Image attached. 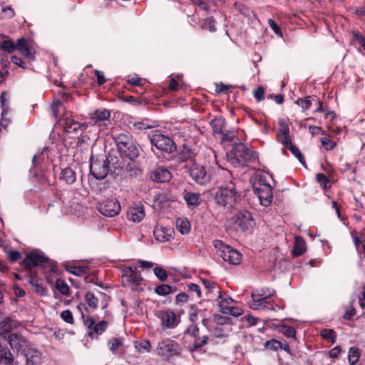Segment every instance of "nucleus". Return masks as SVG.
I'll list each match as a JSON object with an SVG mask.
<instances>
[{"label":"nucleus","mask_w":365,"mask_h":365,"mask_svg":"<svg viewBox=\"0 0 365 365\" xmlns=\"http://www.w3.org/2000/svg\"><path fill=\"white\" fill-rule=\"evenodd\" d=\"M224 183L219 187L214 197L218 205L232 207L240 197V192L237 190L235 182H233L230 172L224 173Z\"/></svg>","instance_id":"nucleus-1"},{"label":"nucleus","mask_w":365,"mask_h":365,"mask_svg":"<svg viewBox=\"0 0 365 365\" xmlns=\"http://www.w3.org/2000/svg\"><path fill=\"white\" fill-rule=\"evenodd\" d=\"M113 139L121 158L135 160L139 156L140 149L130 135L118 133L113 135Z\"/></svg>","instance_id":"nucleus-2"},{"label":"nucleus","mask_w":365,"mask_h":365,"mask_svg":"<svg viewBox=\"0 0 365 365\" xmlns=\"http://www.w3.org/2000/svg\"><path fill=\"white\" fill-rule=\"evenodd\" d=\"M230 162L235 167L244 166L247 163L254 162L257 155L242 143H238L227 155Z\"/></svg>","instance_id":"nucleus-3"},{"label":"nucleus","mask_w":365,"mask_h":365,"mask_svg":"<svg viewBox=\"0 0 365 365\" xmlns=\"http://www.w3.org/2000/svg\"><path fill=\"white\" fill-rule=\"evenodd\" d=\"M155 352L163 360L168 361L173 357L180 356L182 348L176 341L167 339L158 343Z\"/></svg>","instance_id":"nucleus-4"},{"label":"nucleus","mask_w":365,"mask_h":365,"mask_svg":"<svg viewBox=\"0 0 365 365\" xmlns=\"http://www.w3.org/2000/svg\"><path fill=\"white\" fill-rule=\"evenodd\" d=\"M213 245L217 250V255L221 257L224 261L231 264H239L240 263L242 255L237 250L225 245L222 241L219 240H214Z\"/></svg>","instance_id":"nucleus-5"},{"label":"nucleus","mask_w":365,"mask_h":365,"mask_svg":"<svg viewBox=\"0 0 365 365\" xmlns=\"http://www.w3.org/2000/svg\"><path fill=\"white\" fill-rule=\"evenodd\" d=\"M90 171L92 175L98 180L104 179L109 173L107 156H98L96 159L91 158Z\"/></svg>","instance_id":"nucleus-6"},{"label":"nucleus","mask_w":365,"mask_h":365,"mask_svg":"<svg viewBox=\"0 0 365 365\" xmlns=\"http://www.w3.org/2000/svg\"><path fill=\"white\" fill-rule=\"evenodd\" d=\"M150 143L157 149L171 153L176 149L175 142L169 137L163 134H155L150 138Z\"/></svg>","instance_id":"nucleus-7"},{"label":"nucleus","mask_w":365,"mask_h":365,"mask_svg":"<svg viewBox=\"0 0 365 365\" xmlns=\"http://www.w3.org/2000/svg\"><path fill=\"white\" fill-rule=\"evenodd\" d=\"M7 341L14 351L23 354L32 344L23 335L12 333L7 337Z\"/></svg>","instance_id":"nucleus-8"},{"label":"nucleus","mask_w":365,"mask_h":365,"mask_svg":"<svg viewBox=\"0 0 365 365\" xmlns=\"http://www.w3.org/2000/svg\"><path fill=\"white\" fill-rule=\"evenodd\" d=\"M98 211L109 217L118 215L120 211V205L116 199H107L99 203Z\"/></svg>","instance_id":"nucleus-9"},{"label":"nucleus","mask_w":365,"mask_h":365,"mask_svg":"<svg viewBox=\"0 0 365 365\" xmlns=\"http://www.w3.org/2000/svg\"><path fill=\"white\" fill-rule=\"evenodd\" d=\"M235 225L242 231H246L252 228L255 222L250 212L243 210L236 214Z\"/></svg>","instance_id":"nucleus-10"},{"label":"nucleus","mask_w":365,"mask_h":365,"mask_svg":"<svg viewBox=\"0 0 365 365\" xmlns=\"http://www.w3.org/2000/svg\"><path fill=\"white\" fill-rule=\"evenodd\" d=\"M109 172L115 176H122L124 174L125 163L115 154L109 152L107 155Z\"/></svg>","instance_id":"nucleus-11"},{"label":"nucleus","mask_w":365,"mask_h":365,"mask_svg":"<svg viewBox=\"0 0 365 365\" xmlns=\"http://www.w3.org/2000/svg\"><path fill=\"white\" fill-rule=\"evenodd\" d=\"M189 175L192 180L199 185H205L210 181V176L205 168L200 165L194 164L189 170Z\"/></svg>","instance_id":"nucleus-12"},{"label":"nucleus","mask_w":365,"mask_h":365,"mask_svg":"<svg viewBox=\"0 0 365 365\" xmlns=\"http://www.w3.org/2000/svg\"><path fill=\"white\" fill-rule=\"evenodd\" d=\"M258 197L263 206L268 207L271 205L273 199L272 189L268 184L260 185L259 187H255Z\"/></svg>","instance_id":"nucleus-13"},{"label":"nucleus","mask_w":365,"mask_h":365,"mask_svg":"<svg viewBox=\"0 0 365 365\" xmlns=\"http://www.w3.org/2000/svg\"><path fill=\"white\" fill-rule=\"evenodd\" d=\"M22 355L26 359V365H40L42 363V353L33 344Z\"/></svg>","instance_id":"nucleus-14"},{"label":"nucleus","mask_w":365,"mask_h":365,"mask_svg":"<svg viewBox=\"0 0 365 365\" xmlns=\"http://www.w3.org/2000/svg\"><path fill=\"white\" fill-rule=\"evenodd\" d=\"M48 259L42 254L31 252L28 254L23 261L26 269H31L35 266H41L47 262Z\"/></svg>","instance_id":"nucleus-15"},{"label":"nucleus","mask_w":365,"mask_h":365,"mask_svg":"<svg viewBox=\"0 0 365 365\" xmlns=\"http://www.w3.org/2000/svg\"><path fill=\"white\" fill-rule=\"evenodd\" d=\"M83 323L84 325L86 326L89 329L88 334L90 336L93 335V334L97 335L101 334L106 330L108 325L107 322L104 320L100 322L98 324H96L94 319H85Z\"/></svg>","instance_id":"nucleus-16"},{"label":"nucleus","mask_w":365,"mask_h":365,"mask_svg":"<svg viewBox=\"0 0 365 365\" xmlns=\"http://www.w3.org/2000/svg\"><path fill=\"white\" fill-rule=\"evenodd\" d=\"M174 230L171 227L157 226L153 235L159 242H167L173 238Z\"/></svg>","instance_id":"nucleus-17"},{"label":"nucleus","mask_w":365,"mask_h":365,"mask_svg":"<svg viewBox=\"0 0 365 365\" xmlns=\"http://www.w3.org/2000/svg\"><path fill=\"white\" fill-rule=\"evenodd\" d=\"M150 179L157 182H166L171 180L170 172L162 167H159L150 174Z\"/></svg>","instance_id":"nucleus-18"},{"label":"nucleus","mask_w":365,"mask_h":365,"mask_svg":"<svg viewBox=\"0 0 365 365\" xmlns=\"http://www.w3.org/2000/svg\"><path fill=\"white\" fill-rule=\"evenodd\" d=\"M88 125L86 123H79L77 121H75L73 119H70L66 118L65 119V123L63 125V129L66 133H78V131L84 130L87 128Z\"/></svg>","instance_id":"nucleus-19"},{"label":"nucleus","mask_w":365,"mask_h":365,"mask_svg":"<svg viewBox=\"0 0 365 365\" xmlns=\"http://www.w3.org/2000/svg\"><path fill=\"white\" fill-rule=\"evenodd\" d=\"M156 315L161 319L162 324L165 327H170L174 325L176 318L173 312L160 310Z\"/></svg>","instance_id":"nucleus-20"},{"label":"nucleus","mask_w":365,"mask_h":365,"mask_svg":"<svg viewBox=\"0 0 365 365\" xmlns=\"http://www.w3.org/2000/svg\"><path fill=\"white\" fill-rule=\"evenodd\" d=\"M128 219L134 222H140L144 216V210L142 206H138L135 207H130L127 212Z\"/></svg>","instance_id":"nucleus-21"},{"label":"nucleus","mask_w":365,"mask_h":365,"mask_svg":"<svg viewBox=\"0 0 365 365\" xmlns=\"http://www.w3.org/2000/svg\"><path fill=\"white\" fill-rule=\"evenodd\" d=\"M20 323L11 317H6L0 322V330L3 333H9L14 329L18 328Z\"/></svg>","instance_id":"nucleus-22"},{"label":"nucleus","mask_w":365,"mask_h":365,"mask_svg":"<svg viewBox=\"0 0 365 365\" xmlns=\"http://www.w3.org/2000/svg\"><path fill=\"white\" fill-rule=\"evenodd\" d=\"M14 362V356L10 350L5 345L0 344V364L11 365Z\"/></svg>","instance_id":"nucleus-23"},{"label":"nucleus","mask_w":365,"mask_h":365,"mask_svg":"<svg viewBox=\"0 0 365 365\" xmlns=\"http://www.w3.org/2000/svg\"><path fill=\"white\" fill-rule=\"evenodd\" d=\"M16 50H18L21 54L29 59H33L34 58L29 46L24 38H21L17 40Z\"/></svg>","instance_id":"nucleus-24"},{"label":"nucleus","mask_w":365,"mask_h":365,"mask_svg":"<svg viewBox=\"0 0 365 365\" xmlns=\"http://www.w3.org/2000/svg\"><path fill=\"white\" fill-rule=\"evenodd\" d=\"M123 277L125 278L128 282H131L133 284H139L142 281L140 274L133 270L130 267L124 270Z\"/></svg>","instance_id":"nucleus-25"},{"label":"nucleus","mask_w":365,"mask_h":365,"mask_svg":"<svg viewBox=\"0 0 365 365\" xmlns=\"http://www.w3.org/2000/svg\"><path fill=\"white\" fill-rule=\"evenodd\" d=\"M217 299H220L219 301V306L221 307V312L224 314H230L233 317H238L242 314V312L240 309L237 307H223L224 301L222 299V294L220 291H217Z\"/></svg>","instance_id":"nucleus-26"},{"label":"nucleus","mask_w":365,"mask_h":365,"mask_svg":"<svg viewBox=\"0 0 365 365\" xmlns=\"http://www.w3.org/2000/svg\"><path fill=\"white\" fill-rule=\"evenodd\" d=\"M110 116V111L106 109L96 110L90 113V118L94 120V123H99L101 121L107 120Z\"/></svg>","instance_id":"nucleus-27"},{"label":"nucleus","mask_w":365,"mask_h":365,"mask_svg":"<svg viewBox=\"0 0 365 365\" xmlns=\"http://www.w3.org/2000/svg\"><path fill=\"white\" fill-rule=\"evenodd\" d=\"M306 242L302 237H295L294 245L292 250V255L294 257L302 255L306 251Z\"/></svg>","instance_id":"nucleus-28"},{"label":"nucleus","mask_w":365,"mask_h":365,"mask_svg":"<svg viewBox=\"0 0 365 365\" xmlns=\"http://www.w3.org/2000/svg\"><path fill=\"white\" fill-rule=\"evenodd\" d=\"M60 179L67 184L71 185L76 180V173L71 168H66L61 170Z\"/></svg>","instance_id":"nucleus-29"},{"label":"nucleus","mask_w":365,"mask_h":365,"mask_svg":"<svg viewBox=\"0 0 365 365\" xmlns=\"http://www.w3.org/2000/svg\"><path fill=\"white\" fill-rule=\"evenodd\" d=\"M126 172L131 178H137L141 174V170L135 163V160H130L124 165V173Z\"/></svg>","instance_id":"nucleus-30"},{"label":"nucleus","mask_w":365,"mask_h":365,"mask_svg":"<svg viewBox=\"0 0 365 365\" xmlns=\"http://www.w3.org/2000/svg\"><path fill=\"white\" fill-rule=\"evenodd\" d=\"M264 294H265L264 289H262L261 290L258 291L257 293L252 292L251 296H252V298L253 300V304L252 305H250V307L254 309H257L258 307H257V303H258L259 305H262L263 303H267V301H265V299L262 297V296H264Z\"/></svg>","instance_id":"nucleus-31"},{"label":"nucleus","mask_w":365,"mask_h":365,"mask_svg":"<svg viewBox=\"0 0 365 365\" xmlns=\"http://www.w3.org/2000/svg\"><path fill=\"white\" fill-rule=\"evenodd\" d=\"M0 50L11 53L16 50V44L9 37H5L0 41Z\"/></svg>","instance_id":"nucleus-32"},{"label":"nucleus","mask_w":365,"mask_h":365,"mask_svg":"<svg viewBox=\"0 0 365 365\" xmlns=\"http://www.w3.org/2000/svg\"><path fill=\"white\" fill-rule=\"evenodd\" d=\"M210 125L212 128V130L215 133H222L223 129L225 125V120L224 118L219 117L214 118Z\"/></svg>","instance_id":"nucleus-33"},{"label":"nucleus","mask_w":365,"mask_h":365,"mask_svg":"<svg viewBox=\"0 0 365 365\" xmlns=\"http://www.w3.org/2000/svg\"><path fill=\"white\" fill-rule=\"evenodd\" d=\"M184 199L189 207H196L200 205V195L197 193L187 192L185 195Z\"/></svg>","instance_id":"nucleus-34"},{"label":"nucleus","mask_w":365,"mask_h":365,"mask_svg":"<svg viewBox=\"0 0 365 365\" xmlns=\"http://www.w3.org/2000/svg\"><path fill=\"white\" fill-rule=\"evenodd\" d=\"M177 228L181 234H187L190 230V223L187 220H178L177 221Z\"/></svg>","instance_id":"nucleus-35"},{"label":"nucleus","mask_w":365,"mask_h":365,"mask_svg":"<svg viewBox=\"0 0 365 365\" xmlns=\"http://www.w3.org/2000/svg\"><path fill=\"white\" fill-rule=\"evenodd\" d=\"M61 109H64L61 101L58 100L54 101L51 106V114L54 118L57 119L58 118Z\"/></svg>","instance_id":"nucleus-36"},{"label":"nucleus","mask_w":365,"mask_h":365,"mask_svg":"<svg viewBox=\"0 0 365 365\" xmlns=\"http://www.w3.org/2000/svg\"><path fill=\"white\" fill-rule=\"evenodd\" d=\"M192 156V151L185 145H183L181 150L178 153V158L181 161H186Z\"/></svg>","instance_id":"nucleus-37"},{"label":"nucleus","mask_w":365,"mask_h":365,"mask_svg":"<svg viewBox=\"0 0 365 365\" xmlns=\"http://www.w3.org/2000/svg\"><path fill=\"white\" fill-rule=\"evenodd\" d=\"M360 356L359 350L356 347H351L349 351V361L351 365H354L359 361Z\"/></svg>","instance_id":"nucleus-38"},{"label":"nucleus","mask_w":365,"mask_h":365,"mask_svg":"<svg viewBox=\"0 0 365 365\" xmlns=\"http://www.w3.org/2000/svg\"><path fill=\"white\" fill-rule=\"evenodd\" d=\"M29 282L34 287V292H36L37 294H38L40 295L46 294L45 288L41 284H38V280L36 279L34 277L31 276L30 277Z\"/></svg>","instance_id":"nucleus-39"},{"label":"nucleus","mask_w":365,"mask_h":365,"mask_svg":"<svg viewBox=\"0 0 365 365\" xmlns=\"http://www.w3.org/2000/svg\"><path fill=\"white\" fill-rule=\"evenodd\" d=\"M56 288L64 295H69V287L66 282L61 279H57L56 281Z\"/></svg>","instance_id":"nucleus-40"},{"label":"nucleus","mask_w":365,"mask_h":365,"mask_svg":"<svg viewBox=\"0 0 365 365\" xmlns=\"http://www.w3.org/2000/svg\"><path fill=\"white\" fill-rule=\"evenodd\" d=\"M278 329L286 336L295 339L296 331L292 327L281 325Z\"/></svg>","instance_id":"nucleus-41"},{"label":"nucleus","mask_w":365,"mask_h":365,"mask_svg":"<svg viewBox=\"0 0 365 365\" xmlns=\"http://www.w3.org/2000/svg\"><path fill=\"white\" fill-rule=\"evenodd\" d=\"M310 98V96H307L304 98H299L295 101V103L301 106L302 111H306L309 109L312 105Z\"/></svg>","instance_id":"nucleus-42"},{"label":"nucleus","mask_w":365,"mask_h":365,"mask_svg":"<svg viewBox=\"0 0 365 365\" xmlns=\"http://www.w3.org/2000/svg\"><path fill=\"white\" fill-rule=\"evenodd\" d=\"M155 292L157 294L160 296H165L172 292V287L168 284H160L157 286L155 289Z\"/></svg>","instance_id":"nucleus-43"},{"label":"nucleus","mask_w":365,"mask_h":365,"mask_svg":"<svg viewBox=\"0 0 365 365\" xmlns=\"http://www.w3.org/2000/svg\"><path fill=\"white\" fill-rule=\"evenodd\" d=\"M292 153L299 160V161L304 165H306L304 158L301 153L299 149L294 144L290 145L288 148Z\"/></svg>","instance_id":"nucleus-44"},{"label":"nucleus","mask_w":365,"mask_h":365,"mask_svg":"<svg viewBox=\"0 0 365 365\" xmlns=\"http://www.w3.org/2000/svg\"><path fill=\"white\" fill-rule=\"evenodd\" d=\"M68 271L75 275L81 276L87 274L89 269L88 267H71Z\"/></svg>","instance_id":"nucleus-45"},{"label":"nucleus","mask_w":365,"mask_h":365,"mask_svg":"<svg viewBox=\"0 0 365 365\" xmlns=\"http://www.w3.org/2000/svg\"><path fill=\"white\" fill-rule=\"evenodd\" d=\"M322 336L325 339H331L334 344L336 341V333L333 329H324L321 331Z\"/></svg>","instance_id":"nucleus-46"},{"label":"nucleus","mask_w":365,"mask_h":365,"mask_svg":"<svg viewBox=\"0 0 365 365\" xmlns=\"http://www.w3.org/2000/svg\"><path fill=\"white\" fill-rule=\"evenodd\" d=\"M215 23V20L212 17L208 18L202 23V28L203 29H208L210 31L213 32L216 30Z\"/></svg>","instance_id":"nucleus-47"},{"label":"nucleus","mask_w":365,"mask_h":365,"mask_svg":"<svg viewBox=\"0 0 365 365\" xmlns=\"http://www.w3.org/2000/svg\"><path fill=\"white\" fill-rule=\"evenodd\" d=\"M86 301L89 307L96 308L98 304V299L93 293L88 292L86 294Z\"/></svg>","instance_id":"nucleus-48"},{"label":"nucleus","mask_w":365,"mask_h":365,"mask_svg":"<svg viewBox=\"0 0 365 365\" xmlns=\"http://www.w3.org/2000/svg\"><path fill=\"white\" fill-rule=\"evenodd\" d=\"M282 345L283 343L282 341H279L276 339H271L265 343V346L272 350H277L279 347H282Z\"/></svg>","instance_id":"nucleus-49"},{"label":"nucleus","mask_w":365,"mask_h":365,"mask_svg":"<svg viewBox=\"0 0 365 365\" xmlns=\"http://www.w3.org/2000/svg\"><path fill=\"white\" fill-rule=\"evenodd\" d=\"M154 273L155 276L162 282L165 281L168 277L166 271L161 267H155L154 269Z\"/></svg>","instance_id":"nucleus-50"},{"label":"nucleus","mask_w":365,"mask_h":365,"mask_svg":"<svg viewBox=\"0 0 365 365\" xmlns=\"http://www.w3.org/2000/svg\"><path fill=\"white\" fill-rule=\"evenodd\" d=\"M321 143H322V145L324 146V148L327 150H332L336 145L335 142L331 140L330 139H329L327 138H321Z\"/></svg>","instance_id":"nucleus-51"},{"label":"nucleus","mask_w":365,"mask_h":365,"mask_svg":"<svg viewBox=\"0 0 365 365\" xmlns=\"http://www.w3.org/2000/svg\"><path fill=\"white\" fill-rule=\"evenodd\" d=\"M61 317L67 323L73 324L74 322L73 314L70 310L63 311L61 314Z\"/></svg>","instance_id":"nucleus-52"},{"label":"nucleus","mask_w":365,"mask_h":365,"mask_svg":"<svg viewBox=\"0 0 365 365\" xmlns=\"http://www.w3.org/2000/svg\"><path fill=\"white\" fill-rule=\"evenodd\" d=\"M277 140L287 148L292 145L289 135H277Z\"/></svg>","instance_id":"nucleus-53"},{"label":"nucleus","mask_w":365,"mask_h":365,"mask_svg":"<svg viewBox=\"0 0 365 365\" xmlns=\"http://www.w3.org/2000/svg\"><path fill=\"white\" fill-rule=\"evenodd\" d=\"M122 344V340L118 338H113L109 341L108 345L110 346V350L114 351L118 346Z\"/></svg>","instance_id":"nucleus-54"},{"label":"nucleus","mask_w":365,"mask_h":365,"mask_svg":"<svg viewBox=\"0 0 365 365\" xmlns=\"http://www.w3.org/2000/svg\"><path fill=\"white\" fill-rule=\"evenodd\" d=\"M8 258L11 262H15L21 258L20 252L16 250H10L8 252Z\"/></svg>","instance_id":"nucleus-55"},{"label":"nucleus","mask_w":365,"mask_h":365,"mask_svg":"<svg viewBox=\"0 0 365 365\" xmlns=\"http://www.w3.org/2000/svg\"><path fill=\"white\" fill-rule=\"evenodd\" d=\"M255 99L259 102L264 98V91L262 86L258 87L254 92Z\"/></svg>","instance_id":"nucleus-56"},{"label":"nucleus","mask_w":365,"mask_h":365,"mask_svg":"<svg viewBox=\"0 0 365 365\" xmlns=\"http://www.w3.org/2000/svg\"><path fill=\"white\" fill-rule=\"evenodd\" d=\"M135 347L138 349L139 351H140L141 349H143L147 352H149L150 351L151 345L148 341H143L136 345Z\"/></svg>","instance_id":"nucleus-57"},{"label":"nucleus","mask_w":365,"mask_h":365,"mask_svg":"<svg viewBox=\"0 0 365 365\" xmlns=\"http://www.w3.org/2000/svg\"><path fill=\"white\" fill-rule=\"evenodd\" d=\"M268 24L269 26L272 28V29L274 31V32L280 36H282V31L280 30V28L278 26V25L272 20V19H268Z\"/></svg>","instance_id":"nucleus-58"},{"label":"nucleus","mask_w":365,"mask_h":365,"mask_svg":"<svg viewBox=\"0 0 365 365\" xmlns=\"http://www.w3.org/2000/svg\"><path fill=\"white\" fill-rule=\"evenodd\" d=\"M215 319L219 324H225L230 322L231 318L229 317H224L222 315H215Z\"/></svg>","instance_id":"nucleus-59"},{"label":"nucleus","mask_w":365,"mask_h":365,"mask_svg":"<svg viewBox=\"0 0 365 365\" xmlns=\"http://www.w3.org/2000/svg\"><path fill=\"white\" fill-rule=\"evenodd\" d=\"M202 283L208 293H211L216 286L215 282L207 279H202Z\"/></svg>","instance_id":"nucleus-60"},{"label":"nucleus","mask_w":365,"mask_h":365,"mask_svg":"<svg viewBox=\"0 0 365 365\" xmlns=\"http://www.w3.org/2000/svg\"><path fill=\"white\" fill-rule=\"evenodd\" d=\"M5 96H6V93H5V92H2V93H1V97H0L1 103V107H2V108H3L2 114H4V113H6L8 112V110H9V107H8V106L6 104V98H5Z\"/></svg>","instance_id":"nucleus-61"},{"label":"nucleus","mask_w":365,"mask_h":365,"mask_svg":"<svg viewBox=\"0 0 365 365\" xmlns=\"http://www.w3.org/2000/svg\"><path fill=\"white\" fill-rule=\"evenodd\" d=\"M11 61L12 63H14V64L16 65H18L19 66H20L21 68H26V63L24 62L20 58H19L18 56H12L11 58Z\"/></svg>","instance_id":"nucleus-62"},{"label":"nucleus","mask_w":365,"mask_h":365,"mask_svg":"<svg viewBox=\"0 0 365 365\" xmlns=\"http://www.w3.org/2000/svg\"><path fill=\"white\" fill-rule=\"evenodd\" d=\"M96 76L97 77V82L99 85H103L106 83V80L104 77V74L102 71L96 70L95 71Z\"/></svg>","instance_id":"nucleus-63"},{"label":"nucleus","mask_w":365,"mask_h":365,"mask_svg":"<svg viewBox=\"0 0 365 365\" xmlns=\"http://www.w3.org/2000/svg\"><path fill=\"white\" fill-rule=\"evenodd\" d=\"M356 314V310L353 307H350L349 308L347 309V310L346 311L344 315V318L345 319H351Z\"/></svg>","instance_id":"nucleus-64"}]
</instances>
